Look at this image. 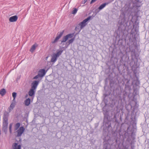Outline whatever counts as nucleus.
Returning <instances> with one entry per match:
<instances>
[{
  "instance_id": "1",
  "label": "nucleus",
  "mask_w": 149,
  "mask_h": 149,
  "mask_svg": "<svg viewBox=\"0 0 149 149\" xmlns=\"http://www.w3.org/2000/svg\"><path fill=\"white\" fill-rule=\"evenodd\" d=\"M118 24L121 26L123 25V29H122L123 35L125 38L126 40H129V42L133 45L130 46L129 49L132 52V56H134L136 59L137 58L135 53V49L137 46L134 45L136 40V36L138 32L139 23L136 21L134 24L132 20H129L126 17L125 13H122L120 16V20L118 22Z\"/></svg>"
},
{
  "instance_id": "2",
  "label": "nucleus",
  "mask_w": 149,
  "mask_h": 149,
  "mask_svg": "<svg viewBox=\"0 0 149 149\" xmlns=\"http://www.w3.org/2000/svg\"><path fill=\"white\" fill-rule=\"evenodd\" d=\"M92 17L91 16H89L87 18L83 20V21L79 23L75 28V30L77 31L78 33H79L81 29L84 27L87 24V22L91 19Z\"/></svg>"
},
{
  "instance_id": "3",
  "label": "nucleus",
  "mask_w": 149,
  "mask_h": 149,
  "mask_svg": "<svg viewBox=\"0 0 149 149\" xmlns=\"http://www.w3.org/2000/svg\"><path fill=\"white\" fill-rule=\"evenodd\" d=\"M137 65H132V69L133 71L135 77H134L132 79V84H139L140 81L139 80L138 77L136 76V74L137 72Z\"/></svg>"
},
{
  "instance_id": "4",
  "label": "nucleus",
  "mask_w": 149,
  "mask_h": 149,
  "mask_svg": "<svg viewBox=\"0 0 149 149\" xmlns=\"http://www.w3.org/2000/svg\"><path fill=\"white\" fill-rule=\"evenodd\" d=\"M105 84H117L116 83L115 79L113 77L111 76L110 75H109L108 77H107L105 80Z\"/></svg>"
},
{
  "instance_id": "5",
  "label": "nucleus",
  "mask_w": 149,
  "mask_h": 149,
  "mask_svg": "<svg viewBox=\"0 0 149 149\" xmlns=\"http://www.w3.org/2000/svg\"><path fill=\"white\" fill-rule=\"evenodd\" d=\"M38 85L33 84V85L31 86V88L29 92V95L30 96H32L33 95H34L36 91V89Z\"/></svg>"
},
{
  "instance_id": "6",
  "label": "nucleus",
  "mask_w": 149,
  "mask_h": 149,
  "mask_svg": "<svg viewBox=\"0 0 149 149\" xmlns=\"http://www.w3.org/2000/svg\"><path fill=\"white\" fill-rule=\"evenodd\" d=\"M134 7H140L141 6L142 0H132Z\"/></svg>"
},
{
  "instance_id": "7",
  "label": "nucleus",
  "mask_w": 149,
  "mask_h": 149,
  "mask_svg": "<svg viewBox=\"0 0 149 149\" xmlns=\"http://www.w3.org/2000/svg\"><path fill=\"white\" fill-rule=\"evenodd\" d=\"M74 33H70L67 34L66 36H64L63 39L61 40V42L63 43L65 42L69 38H71L73 37Z\"/></svg>"
},
{
  "instance_id": "8",
  "label": "nucleus",
  "mask_w": 149,
  "mask_h": 149,
  "mask_svg": "<svg viewBox=\"0 0 149 149\" xmlns=\"http://www.w3.org/2000/svg\"><path fill=\"white\" fill-rule=\"evenodd\" d=\"M8 125V121H3V122L2 130L5 132H6Z\"/></svg>"
},
{
  "instance_id": "9",
  "label": "nucleus",
  "mask_w": 149,
  "mask_h": 149,
  "mask_svg": "<svg viewBox=\"0 0 149 149\" xmlns=\"http://www.w3.org/2000/svg\"><path fill=\"white\" fill-rule=\"evenodd\" d=\"M64 32V31H63L62 32H61L59 33H58L57 34V36L54 40V41L52 42V43H54L56 42L62 36Z\"/></svg>"
},
{
  "instance_id": "10",
  "label": "nucleus",
  "mask_w": 149,
  "mask_h": 149,
  "mask_svg": "<svg viewBox=\"0 0 149 149\" xmlns=\"http://www.w3.org/2000/svg\"><path fill=\"white\" fill-rule=\"evenodd\" d=\"M24 130L25 129L22 126L20 127L17 131V136L18 137L21 136Z\"/></svg>"
},
{
  "instance_id": "11",
  "label": "nucleus",
  "mask_w": 149,
  "mask_h": 149,
  "mask_svg": "<svg viewBox=\"0 0 149 149\" xmlns=\"http://www.w3.org/2000/svg\"><path fill=\"white\" fill-rule=\"evenodd\" d=\"M132 6L133 8L135 10L134 15L137 18H138L139 17V15L140 14V10L138 9V8L139 7H134L133 5Z\"/></svg>"
},
{
  "instance_id": "12",
  "label": "nucleus",
  "mask_w": 149,
  "mask_h": 149,
  "mask_svg": "<svg viewBox=\"0 0 149 149\" xmlns=\"http://www.w3.org/2000/svg\"><path fill=\"white\" fill-rule=\"evenodd\" d=\"M125 88L124 89V91L126 94H130V92L131 88L129 84H125Z\"/></svg>"
},
{
  "instance_id": "13",
  "label": "nucleus",
  "mask_w": 149,
  "mask_h": 149,
  "mask_svg": "<svg viewBox=\"0 0 149 149\" xmlns=\"http://www.w3.org/2000/svg\"><path fill=\"white\" fill-rule=\"evenodd\" d=\"M46 73L45 70L44 69H41L39 70L38 74L41 77L44 76Z\"/></svg>"
},
{
  "instance_id": "14",
  "label": "nucleus",
  "mask_w": 149,
  "mask_h": 149,
  "mask_svg": "<svg viewBox=\"0 0 149 149\" xmlns=\"http://www.w3.org/2000/svg\"><path fill=\"white\" fill-rule=\"evenodd\" d=\"M17 19V16L15 15L10 17L9 19V20L11 22H14L16 21Z\"/></svg>"
},
{
  "instance_id": "15",
  "label": "nucleus",
  "mask_w": 149,
  "mask_h": 149,
  "mask_svg": "<svg viewBox=\"0 0 149 149\" xmlns=\"http://www.w3.org/2000/svg\"><path fill=\"white\" fill-rule=\"evenodd\" d=\"M9 114L8 113L6 112L5 111L4 113L3 116V121H8V118L9 116Z\"/></svg>"
},
{
  "instance_id": "16",
  "label": "nucleus",
  "mask_w": 149,
  "mask_h": 149,
  "mask_svg": "<svg viewBox=\"0 0 149 149\" xmlns=\"http://www.w3.org/2000/svg\"><path fill=\"white\" fill-rule=\"evenodd\" d=\"M16 102L15 101H13L12 103H11L10 107L9 108V109L10 111H11L14 108Z\"/></svg>"
},
{
  "instance_id": "17",
  "label": "nucleus",
  "mask_w": 149,
  "mask_h": 149,
  "mask_svg": "<svg viewBox=\"0 0 149 149\" xmlns=\"http://www.w3.org/2000/svg\"><path fill=\"white\" fill-rule=\"evenodd\" d=\"M21 146L16 143H14L13 145V149H21Z\"/></svg>"
},
{
  "instance_id": "18",
  "label": "nucleus",
  "mask_w": 149,
  "mask_h": 149,
  "mask_svg": "<svg viewBox=\"0 0 149 149\" xmlns=\"http://www.w3.org/2000/svg\"><path fill=\"white\" fill-rule=\"evenodd\" d=\"M109 3H105L101 4L98 8L99 10L97 12H99L100 10H102L105 7L106 5H107Z\"/></svg>"
},
{
  "instance_id": "19",
  "label": "nucleus",
  "mask_w": 149,
  "mask_h": 149,
  "mask_svg": "<svg viewBox=\"0 0 149 149\" xmlns=\"http://www.w3.org/2000/svg\"><path fill=\"white\" fill-rule=\"evenodd\" d=\"M6 93V91L5 89L2 88L0 90V95L2 96H4Z\"/></svg>"
},
{
  "instance_id": "20",
  "label": "nucleus",
  "mask_w": 149,
  "mask_h": 149,
  "mask_svg": "<svg viewBox=\"0 0 149 149\" xmlns=\"http://www.w3.org/2000/svg\"><path fill=\"white\" fill-rule=\"evenodd\" d=\"M57 57L54 54L51 58V62L54 63L57 60Z\"/></svg>"
},
{
  "instance_id": "21",
  "label": "nucleus",
  "mask_w": 149,
  "mask_h": 149,
  "mask_svg": "<svg viewBox=\"0 0 149 149\" xmlns=\"http://www.w3.org/2000/svg\"><path fill=\"white\" fill-rule=\"evenodd\" d=\"M30 101L31 100L29 98L26 99L24 101L25 105L26 106H29L30 103Z\"/></svg>"
},
{
  "instance_id": "22",
  "label": "nucleus",
  "mask_w": 149,
  "mask_h": 149,
  "mask_svg": "<svg viewBox=\"0 0 149 149\" xmlns=\"http://www.w3.org/2000/svg\"><path fill=\"white\" fill-rule=\"evenodd\" d=\"M63 50L61 49L58 51H57L56 54H54L58 57L63 52Z\"/></svg>"
},
{
  "instance_id": "23",
  "label": "nucleus",
  "mask_w": 149,
  "mask_h": 149,
  "mask_svg": "<svg viewBox=\"0 0 149 149\" xmlns=\"http://www.w3.org/2000/svg\"><path fill=\"white\" fill-rule=\"evenodd\" d=\"M20 124L19 123H17L15 125V130H17L19 127Z\"/></svg>"
},
{
  "instance_id": "24",
  "label": "nucleus",
  "mask_w": 149,
  "mask_h": 149,
  "mask_svg": "<svg viewBox=\"0 0 149 149\" xmlns=\"http://www.w3.org/2000/svg\"><path fill=\"white\" fill-rule=\"evenodd\" d=\"M36 46L35 45H33L31 48L30 51L31 52H33L36 49Z\"/></svg>"
},
{
  "instance_id": "25",
  "label": "nucleus",
  "mask_w": 149,
  "mask_h": 149,
  "mask_svg": "<svg viewBox=\"0 0 149 149\" xmlns=\"http://www.w3.org/2000/svg\"><path fill=\"white\" fill-rule=\"evenodd\" d=\"M40 78H41V77L38 74V75H37L35 77H33L32 79V80H34V79H37V80H40Z\"/></svg>"
},
{
  "instance_id": "26",
  "label": "nucleus",
  "mask_w": 149,
  "mask_h": 149,
  "mask_svg": "<svg viewBox=\"0 0 149 149\" xmlns=\"http://www.w3.org/2000/svg\"><path fill=\"white\" fill-rule=\"evenodd\" d=\"M40 80H32V82L31 84H38L39 83Z\"/></svg>"
},
{
  "instance_id": "27",
  "label": "nucleus",
  "mask_w": 149,
  "mask_h": 149,
  "mask_svg": "<svg viewBox=\"0 0 149 149\" xmlns=\"http://www.w3.org/2000/svg\"><path fill=\"white\" fill-rule=\"evenodd\" d=\"M12 96L13 98V101H15V99L17 96V93L15 92H13L12 93Z\"/></svg>"
},
{
  "instance_id": "28",
  "label": "nucleus",
  "mask_w": 149,
  "mask_h": 149,
  "mask_svg": "<svg viewBox=\"0 0 149 149\" xmlns=\"http://www.w3.org/2000/svg\"><path fill=\"white\" fill-rule=\"evenodd\" d=\"M78 10V9L76 8H74L73 10L72 11V13L73 14H75L76 13Z\"/></svg>"
},
{
  "instance_id": "29",
  "label": "nucleus",
  "mask_w": 149,
  "mask_h": 149,
  "mask_svg": "<svg viewBox=\"0 0 149 149\" xmlns=\"http://www.w3.org/2000/svg\"><path fill=\"white\" fill-rule=\"evenodd\" d=\"M74 38H72L70 40L68 41V43H69V45L72 43V42H73V41H74Z\"/></svg>"
},
{
  "instance_id": "30",
  "label": "nucleus",
  "mask_w": 149,
  "mask_h": 149,
  "mask_svg": "<svg viewBox=\"0 0 149 149\" xmlns=\"http://www.w3.org/2000/svg\"><path fill=\"white\" fill-rule=\"evenodd\" d=\"M138 93V89H134V93L135 94V95H137Z\"/></svg>"
},
{
  "instance_id": "31",
  "label": "nucleus",
  "mask_w": 149,
  "mask_h": 149,
  "mask_svg": "<svg viewBox=\"0 0 149 149\" xmlns=\"http://www.w3.org/2000/svg\"><path fill=\"white\" fill-rule=\"evenodd\" d=\"M12 124H10L9 125V131L10 133L12 132Z\"/></svg>"
},
{
  "instance_id": "32",
  "label": "nucleus",
  "mask_w": 149,
  "mask_h": 149,
  "mask_svg": "<svg viewBox=\"0 0 149 149\" xmlns=\"http://www.w3.org/2000/svg\"><path fill=\"white\" fill-rule=\"evenodd\" d=\"M21 77V75L20 74L18 75L17 76V79H16V81H18L20 79Z\"/></svg>"
},
{
  "instance_id": "33",
  "label": "nucleus",
  "mask_w": 149,
  "mask_h": 149,
  "mask_svg": "<svg viewBox=\"0 0 149 149\" xmlns=\"http://www.w3.org/2000/svg\"><path fill=\"white\" fill-rule=\"evenodd\" d=\"M97 0H91L90 4H92L94 2H95Z\"/></svg>"
},
{
  "instance_id": "34",
  "label": "nucleus",
  "mask_w": 149,
  "mask_h": 149,
  "mask_svg": "<svg viewBox=\"0 0 149 149\" xmlns=\"http://www.w3.org/2000/svg\"><path fill=\"white\" fill-rule=\"evenodd\" d=\"M87 0H84L82 1V3L83 4L85 3L87 1Z\"/></svg>"
},
{
  "instance_id": "35",
  "label": "nucleus",
  "mask_w": 149,
  "mask_h": 149,
  "mask_svg": "<svg viewBox=\"0 0 149 149\" xmlns=\"http://www.w3.org/2000/svg\"><path fill=\"white\" fill-rule=\"evenodd\" d=\"M134 85H133V87H135V86H137V84H134Z\"/></svg>"
},
{
  "instance_id": "36",
  "label": "nucleus",
  "mask_w": 149,
  "mask_h": 149,
  "mask_svg": "<svg viewBox=\"0 0 149 149\" xmlns=\"http://www.w3.org/2000/svg\"><path fill=\"white\" fill-rule=\"evenodd\" d=\"M122 84H124V82H123L122 83Z\"/></svg>"
},
{
  "instance_id": "37",
  "label": "nucleus",
  "mask_w": 149,
  "mask_h": 149,
  "mask_svg": "<svg viewBox=\"0 0 149 149\" xmlns=\"http://www.w3.org/2000/svg\"><path fill=\"white\" fill-rule=\"evenodd\" d=\"M116 117V116L115 115L114 116V118H115Z\"/></svg>"
}]
</instances>
